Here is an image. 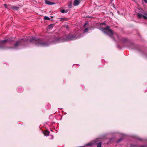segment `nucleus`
Returning <instances> with one entry per match:
<instances>
[{
  "instance_id": "obj_18",
  "label": "nucleus",
  "mask_w": 147,
  "mask_h": 147,
  "mask_svg": "<svg viewBox=\"0 0 147 147\" xmlns=\"http://www.w3.org/2000/svg\"><path fill=\"white\" fill-rule=\"evenodd\" d=\"M122 138H120L119 140L118 141H117V142H119L121 141L122 140Z\"/></svg>"
},
{
  "instance_id": "obj_14",
  "label": "nucleus",
  "mask_w": 147,
  "mask_h": 147,
  "mask_svg": "<svg viewBox=\"0 0 147 147\" xmlns=\"http://www.w3.org/2000/svg\"><path fill=\"white\" fill-rule=\"evenodd\" d=\"M88 28H86L84 30V33H85V32H88Z\"/></svg>"
},
{
  "instance_id": "obj_8",
  "label": "nucleus",
  "mask_w": 147,
  "mask_h": 147,
  "mask_svg": "<svg viewBox=\"0 0 147 147\" xmlns=\"http://www.w3.org/2000/svg\"><path fill=\"white\" fill-rule=\"evenodd\" d=\"M80 3V1L78 0H75L73 3V5L74 6L78 5Z\"/></svg>"
},
{
  "instance_id": "obj_19",
  "label": "nucleus",
  "mask_w": 147,
  "mask_h": 147,
  "mask_svg": "<svg viewBox=\"0 0 147 147\" xmlns=\"http://www.w3.org/2000/svg\"><path fill=\"white\" fill-rule=\"evenodd\" d=\"M4 6L5 7V8H7V4H4Z\"/></svg>"
},
{
  "instance_id": "obj_6",
  "label": "nucleus",
  "mask_w": 147,
  "mask_h": 147,
  "mask_svg": "<svg viewBox=\"0 0 147 147\" xmlns=\"http://www.w3.org/2000/svg\"><path fill=\"white\" fill-rule=\"evenodd\" d=\"M138 16L139 18H143L144 19L146 20L147 19V17L146 16H144L140 13H138Z\"/></svg>"
},
{
  "instance_id": "obj_25",
  "label": "nucleus",
  "mask_w": 147,
  "mask_h": 147,
  "mask_svg": "<svg viewBox=\"0 0 147 147\" xmlns=\"http://www.w3.org/2000/svg\"><path fill=\"white\" fill-rule=\"evenodd\" d=\"M117 37H118V38H119L118 37V35L117 34Z\"/></svg>"
},
{
  "instance_id": "obj_23",
  "label": "nucleus",
  "mask_w": 147,
  "mask_h": 147,
  "mask_svg": "<svg viewBox=\"0 0 147 147\" xmlns=\"http://www.w3.org/2000/svg\"><path fill=\"white\" fill-rule=\"evenodd\" d=\"M144 14L145 15H146V16H147V13H144Z\"/></svg>"
},
{
  "instance_id": "obj_26",
  "label": "nucleus",
  "mask_w": 147,
  "mask_h": 147,
  "mask_svg": "<svg viewBox=\"0 0 147 147\" xmlns=\"http://www.w3.org/2000/svg\"><path fill=\"white\" fill-rule=\"evenodd\" d=\"M1 47H2L1 46H0V49L1 48Z\"/></svg>"
},
{
  "instance_id": "obj_12",
  "label": "nucleus",
  "mask_w": 147,
  "mask_h": 147,
  "mask_svg": "<svg viewBox=\"0 0 147 147\" xmlns=\"http://www.w3.org/2000/svg\"><path fill=\"white\" fill-rule=\"evenodd\" d=\"M54 24H50L48 26L49 28V29H52L54 25Z\"/></svg>"
},
{
  "instance_id": "obj_27",
  "label": "nucleus",
  "mask_w": 147,
  "mask_h": 147,
  "mask_svg": "<svg viewBox=\"0 0 147 147\" xmlns=\"http://www.w3.org/2000/svg\"><path fill=\"white\" fill-rule=\"evenodd\" d=\"M140 140H142L141 139H140Z\"/></svg>"
},
{
  "instance_id": "obj_4",
  "label": "nucleus",
  "mask_w": 147,
  "mask_h": 147,
  "mask_svg": "<svg viewBox=\"0 0 147 147\" xmlns=\"http://www.w3.org/2000/svg\"><path fill=\"white\" fill-rule=\"evenodd\" d=\"M24 40L23 39H22L19 41H17L16 43L14 45V47L16 48L20 46L21 44V42Z\"/></svg>"
},
{
  "instance_id": "obj_1",
  "label": "nucleus",
  "mask_w": 147,
  "mask_h": 147,
  "mask_svg": "<svg viewBox=\"0 0 147 147\" xmlns=\"http://www.w3.org/2000/svg\"><path fill=\"white\" fill-rule=\"evenodd\" d=\"M30 39V42L37 46H45L48 45L47 43L44 42L42 40L40 39L35 37L31 38L29 36L24 40V41H26Z\"/></svg>"
},
{
  "instance_id": "obj_9",
  "label": "nucleus",
  "mask_w": 147,
  "mask_h": 147,
  "mask_svg": "<svg viewBox=\"0 0 147 147\" xmlns=\"http://www.w3.org/2000/svg\"><path fill=\"white\" fill-rule=\"evenodd\" d=\"M10 8L14 10H17L19 9V7L15 6H11Z\"/></svg>"
},
{
  "instance_id": "obj_24",
  "label": "nucleus",
  "mask_w": 147,
  "mask_h": 147,
  "mask_svg": "<svg viewBox=\"0 0 147 147\" xmlns=\"http://www.w3.org/2000/svg\"><path fill=\"white\" fill-rule=\"evenodd\" d=\"M141 147H144V146H141Z\"/></svg>"
},
{
  "instance_id": "obj_21",
  "label": "nucleus",
  "mask_w": 147,
  "mask_h": 147,
  "mask_svg": "<svg viewBox=\"0 0 147 147\" xmlns=\"http://www.w3.org/2000/svg\"><path fill=\"white\" fill-rule=\"evenodd\" d=\"M143 0L145 3H147V0Z\"/></svg>"
},
{
  "instance_id": "obj_5",
  "label": "nucleus",
  "mask_w": 147,
  "mask_h": 147,
  "mask_svg": "<svg viewBox=\"0 0 147 147\" xmlns=\"http://www.w3.org/2000/svg\"><path fill=\"white\" fill-rule=\"evenodd\" d=\"M9 41V39L4 40H1L0 41V44L1 45H4L7 42Z\"/></svg>"
},
{
  "instance_id": "obj_3",
  "label": "nucleus",
  "mask_w": 147,
  "mask_h": 147,
  "mask_svg": "<svg viewBox=\"0 0 147 147\" xmlns=\"http://www.w3.org/2000/svg\"><path fill=\"white\" fill-rule=\"evenodd\" d=\"M99 29L104 33L108 35L110 37L113 38L114 33L111 30L109 26H107L105 28L100 27Z\"/></svg>"
},
{
  "instance_id": "obj_10",
  "label": "nucleus",
  "mask_w": 147,
  "mask_h": 147,
  "mask_svg": "<svg viewBox=\"0 0 147 147\" xmlns=\"http://www.w3.org/2000/svg\"><path fill=\"white\" fill-rule=\"evenodd\" d=\"M49 131L47 130H45L43 133L44 134L45 136H48L49 135Z\"/></svg>"
},
{
  "instance_id": "obj_11",
  "label": "nucleus",
  "mask_w": 147,
  "mask_h": 147,
  "mask_svg": "<svg viewBox=\"0 0 147 147\" xmlns=\"http://www.w3.org/2000/svg\"><path fill=\"white\" fill-rule=\"evenodd\" d=\"M60 11L62 13H67L68 11L67 10H65L64 9H61L60 10Z\"/></svg>"
},
{
  "instance_id": "obj_13",
  "label": "nucleus",
  "mask_w": 147,
  "mask_h": 147,
  "mask_svg": "<svg viewBox=\"0 0 147 147\" xmlns=\"http://www.w3.org/2000/svg\"><path fill=\"white\" fill-rule=\"evenodd\" d=\"M44 18L45 20H49L51 19L50 18L47 16H45L44 17Z\"/></svg>"
},
{
  "instance_id": "obj_16",
  "label": "nucleus",
  "mask_w": 147,
  "mask_h": 147,
  "mask_svg": "<svg viewBox=\"0 0 147 147\" xmlns=\"http://www.w3.org/2000/svg\"><path fill=\"white\" fill-rule=\"evenodd\" d=\"M61 21H66L67 19L66 18H60Z\"/></svg>"
},
{
  "instance_id": "obj_20",
  "label": "nucleus",
  "mask_w": 147,
  "mask_h": 147,
  "mask_svg": "<svg viewBox=\"0 0 147 147\" xmlns=\"http://www.w3.org/2000/svg\"><path fill=\"white\" fill-rule=\"evenodd\" d=\"M87 24V23H85L84 25V27H85L86 26V25Z\"/></svg>"
},
{
  "instance_id": "obj_7",
  "label": "nucleus",
  "mask_w": 147,
  "mask_h": 147,
  "mask_svg": "<svg viewBox=\"0 0 147 147\" xmlns=\"http://www.w3.org/2000/svg\"><path fill=\"white\" fill-rule=\"evenodd\" d=\"M45 3L49 5H53L55 4V3L54 2H51L48 0H45Z\"/></svg>"
},
{
  "instance_id": "obj_22",
  "label": "nucleus",
  "mask_w": 147,
  "mask_h": 147,
  "mask_svg": "<svg viewBox=\"0 0 147 147\" xmlns=\"http://www.w3.org/2000/svg\"><path fill=\"white\" fill-rule=\"evenodd\" d=\"M105 23H101L100 24L101 25H105Z\"/></svg>"
},
{
  "instance_id": "obj_15",
  "label": "nucleus",
  "mask_w": 147,
  "mask_h": 147,
  "mask_svg": "<svg viewBox=\"0 0 147 147\" xmlns=\"http://www.w3.org/2000/svg\"><path fill=\"white\" fill-rule=\"evenodd\" d=\"M101 143L100 142L97 144V147H101Z\"/></svg>"
},
{
  "instance_id": "obj_2",
  "label": "nucleus",
  "mask_w": 147,
  "mask_h": 147,
  "mask_svg": "<svg viewBox=\"0 0 147 147\" xmlns=\"http://www.w3.org/2000/svg\"><path fill=\"white\" fill-rule=\"evenodd\" d=\"M53 40L52 41L54 43H56L60 42H64L65 41L72 40L77 39L76 35L71 34H69L65 38L63 39L61 38L53 37L52 38Z\"/></svg>"
},
{
  "instance_id": "obj_17",
  "label": "nucleus",
  "mask_w": 147,
  "mask_h": 147,
  "mask_svg": "<svg viewBox=\"0 0 147 147\" xmlns=\"http://www.w3.org/2000/svg\"><path fill=\"white\" fill-rule=\"evenodd\" d=\"M82 35V34H80L78 35V37L80 38L81 37V36Z\"/></svg>"
}]
</instances>
